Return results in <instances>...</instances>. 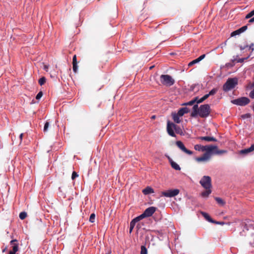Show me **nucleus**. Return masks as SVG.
Returning <instances> with one entry per match:
<instances>
[{
	"label": "nucleus",
	"mask_w": 254,
	"mask_h": 254,
	"mask_svg": "<svg viewBox=\"0 0 254 254\" xmlns=\"http://www.w3.org/2000/svg\"><path fill=\"white\" fill-rule=\"evenodd\" d=\"M206 190L201 193V195L203 197H207L211 193L210 189H205Z\"/></svg>",
	"instance_id": "obj_26"
},
{
	"label": "nucleus",
	"mask_w": 254,
	"mask_h": 254,
	"mask_svg": "<svg viewBox=\"0 0 254 254\" xmlns=\"http://www.w3.org/2000/svg\"><path fill=\"white\" fill-rule=\"evenodd\" d=\"M72 65H73V70L74 72H76L78 69L77 62L76 59V56L75 55L73 57L72 59Z\"/></svg>",
	"instance_id": "obj_17"
},
{
	"label": "nucleus",
	"mask_w": 254,
	"mask_h": 254,
	"mask_svg": "<svg viewBox=\"0 0 254 254\" xmlns=\"http://www.w3.org/2000/svg\"><path fill=\"white\" fill-rule=\"evenodd\" d=\"M172 117H173V120L175 123L179 124L181 122V120H180V118H179V117H180V116L178 115V113L177 114L176 113L172 114Z\"/></svg>",
	"instance_id": "obj_23"
},
{
	"label": "nucleus",
	"mask_w": 254,
	"mask_h": 254,
	"mask_svg": "<svg viewBox=\"0 0 254 254\" xmlns=\"http://www.w3.org/2000/svg\"><path fill=\"white\" fill-rule=\"evenodd\" d=\"M133 229V228H132V227L131 228V227H129V233H131V232L132 231Z\"/></svg>",
	"instance_id": "obj_50"
},
{
	"label": "nucleus",
	"mask_w": 254,
	"mask_h": 254,
	"mask_svg": "<svg viewBox=\"0 0 254 254\" xmlns=\"http://www.w3.org/2000/svg\"><path fill=\"white\" fill-rule=\"evenodd\" d=\"M154 66H152L150 67V69H152Z\"/></svg>",
	"instance_id": "obj_54"
},
{
	"label": "nucleus",
	"mask_w": 254,
	"mask_h": 254,
	"mask_svg": "<svg viewBox=\"0 0 254 254\" xmlns=\"http://www.w3.org/2000/svg\"><path fill=\"white\" fill-rule=\"evenodd\" d=\"M176 144L177 146L185 153L190 155H191L193 154L192 151L188 150V149L186 148V147L185 146L184 144L181 141H176Z\"/></svg>",
	"instance_id": "obj_10"
},
{
	"label": "nucleus",
	"mask_w": 254,
	"mask_h": 254,
	"mask_svg": "<svg viewBox=\"0 0 254 254\" xmlns=\"http://www.w3.org/2000/svg\"><path fill=\"white\" fill-rule=\"evenodd\" d=\"M194 104V101L192 100L188 102H186V103L183 104L182 105H183V106H188V105L191 106V105H193Z\"/></svg>",
	"instance_id": "obj_40"
},
{
	"label": "nucleus",
	"mask_w": 254,
	"mask_h": 254,
	"mask_svg": "<svg viewBox=\"0 0 254 254\" xmlns=\"http://www.w3.org/2000/svg\"><path fill=\"white\" fill-rule=\"evenodd\" d=\"M157 208L151 206L145 210L142 214L140 215L139 216L142 220L145 217H148L152 216L153 213L156 211Z\"/></svg>",
	"instance_id": "obj_6"
},
{
	"label": "nucleus",
	"mask_w": 254,
	"mask_h": 254,
	"mask_svg": "<svg viewBox=\"0 0 254 254\" xmlns=\"http://www.w3.org/2000/svg\"><path fill=\"white\" fill-rule=\"evenodd\" d=\"M254 150V143L252 144L250 147L240 151V154L246 155Z\"/></svg>",
	"instance_id": "obj_13"
},
{
	"label": "nucleus",
	"mask_w": 254,
	"mask_h": 254,
	"mask_svg": "<svg viewBox=\"0 0 254 254\" xmlns=\"http://www.w3.org/2000/svg\"><path fill=\"white\" fill-rule=\"evenodd\" d=\"M141 218L139 217V216H137L136 217H135V218H134L133 219H132L131 222H130V225H129V227H131V228H133L134 227L135 225V224L139 222L140 220H141Z\"/></svg>",
	"instance_id": "obj_20"
},
{
	"label": "nucleus",
	"mask_w": 254,
	"mask_h": 254,
	"mask_svg": "<svg viewBox=\"0 0 254 254\" xmlns=\"http://www.w3.org/2000/svg\"><path fill=\"white\" fill-rule=\"evenodd\" d=\"M170 163L171 164V167L176 170H180L181 168L180 166L177 164L176 162H174L172 159H170L169 160Z\"/></svg>",
	"instance_id": "obj_21"
},
{
	"label": "nucleus",
	"mask_w": 254,
	"mask_h": 254,
	"mask_svg": "<svg viewBox=\"0 0 254 254\" xmlns=\"http://www.w3.org/2000/svg\"><path fill=\"white\" fill-rule=\"evenodd\" d=\"M160 80L161 83L166 86H170L173 85L175 83V80L169 75L163 74L160 76Z\"/></svg>",
	"instance_id": "obj_3"
},
{
	"label": "nucleus",
	"mask_w": 254,
	"mask_h": 254,
	"mask_svg": "<svg viewBox=\"0 0 254 254\" xmlns=\"http://www.w3.org/2000/svg\"><path fill=\"white\" fill-rule=\"evenodd\" d=\"M205 57V55L203 54L199 57L198 58L193 60L192 62V64H195L196 63H199L200 61H201L202 60H203Z\"/></svg>",
	"instance_id": "obj_25"
},
{
	"label": "nucleus",
	"mask_w": 254,
	"mask_h": 254,
	"mask_svg": "<svg viewBox=\"0 0 254 254\" xmlns=\"http://www.w3.org/2000/svg\"><path fill=\"white\" fill-rule=\"evenodd\" d=\"M43 96V92L42 91L39 92L36 96V98L37 100L40 99Z\"/></svg>",
	"instance_id": "obj_43"
},
{
	"label": "nucleus",
	"mask_w": 254,
	"mask_h": 254,
	"mask_svg": "<svg viewBox=\"0 0 254 254\" xmlns=\"http://www.w3.org/2000/svg\"><path fill=\"white\" fill-rule=\"evenodd\" d=\"M180 192L179 189L169 190L161 192L162 196L167 197H172L177 195Z\"/></svg>",
	"instance_id": "obj_7"
},
{
	"label": "nucleus",
	"mask_w": 254,
	"mask_h": 254,
	"mask_svg": "<svg viewBox=\"0 0 254 254\" xmlns=\"http://www.w3.org/2000/svg\"><path fill=\"white\" fill-rule=\"evenodd\" d=\"M16 253L15 252H13V251H10L9 252V254H16Z\"/></svg>",
	"instance_id": "obj_48"
},
{
	"label": "nucleus",
	"mask_w": 254,
	"mask_h": 254,
	"mask_svg": "<svg viewBox=\"0 0 254 254\" xmlns=\"http://www.w3.org/2000/svg\"><path fill=\"white\" fill-rule=\"evenodd\" d=\"M245 116H246V117H247V116H248V115L246 114V115H245Z\"/></svg>",
	"instance_id": "obj_58"
},
{
	"label": "nucleus",
	"mask_w": 254,
	"mask_h": 254,
	"mask_svg": "<svg viewBox=\"0 0 254 254\" xmlns=\"http://www.w3.org/2000/svg\"><path fill=\"white\" fill-rule=\"evenodd\" d=\"M194 148L195 150L198 151H202L203 145L200 144H196L194 145Z\"/></svg>",
	"instance_id": "obj_30"
},
{
	"label": "nucleus",
	"mask_w": 254,
	"mask_h": 254,
	"mask_svg": "<svg viewBox=\"0 0 254 254\" xmlns=\"http://www.w3.org/2000/svg\"><path fill=\"white\" fill-rule=\"evenodd\" d=\"M95 214L94 213H92L90 215V218H89V221L91 223H93L95 221Z\"/></svg>",
	"instance_id": "obj_39"
},
{
	"label": "nucleus",
	"mask_w": 254,
	"mask_h": 254,
	"mask_svg": "<svg viewBox=\"0 0 254 254\" xmlns=\"http://www.w3.org/2000/svg\"><path fill=\"white\" fill-rule=\"evenodd\" d=\"M253 46H254V44H252L250 46H249L247 44L244 45V46L240 45L239 46V47L241 51H243L246 49V50H248L249 51L251 50L253 51L254 50Z\"/></svg>",
	"instance_id": "obj_19"
},
{
	"label": "nucleus",
	"mask_w": 254,
	"mask_h": 254,
	"mask_svg": "<svg viewBox=\"0 0 254 254\" xmlns=\"http://www.w3.org/2000/svg\"><path fill=\"white\" fill-rule=\"evenodd\" d=\"M238 84V79L236 78H229L223 85V89L225 91H228L235 88Z\"/></svg>",
	"instance_id": "obj_2"
},
{
	"label": "nucleus",
	"mask_w": 254,
	"mask_h": 254,
	"mask_svg": "<svg viewBox=\"0 0 254 254\" xmlns=\"http://www.w3.org/2000/svg\"><path fill=\"white\" fill-rule=\"evenodd\" d=\"M208 98V95L205 94L204 96H203L202 98L199 99V100L197 102V104L201 103L203 102L204 100L207 99Z\"/></svg>",
	"instance_id": "obj_34"
},
{
	"label": "nucleus",
	"mask_w": 254,
	"mask_h": 254,
	"mask_svg": "<svg viewBox=\"0 0 254 254\" xmlns=\"http://www.w3.org/2000/svg\"><path fill=\"white\" fill-rule=\"evenodd\" d=\"M199 99L198 97H195L192 100L194 101V103H196L197 104V102Z\"/></svg>",
	"instance_id": "obj_45"
},
{
	"label": "nucleus",
	"mask_w": 254,
	"mask_h": 254,
	"mask_svg": "<svg viewBox=\"0 0 254 254\" xmlns=\"http://www.w3.org/2000/svg\"><path fill=\"white\" fill-rule=\"evenodd\" d=\"M140 254H147V250L146 247L144 246H141V247Z\"/></svg>",
	"instance_id": "obj_36"
},
{
	"label": "nucleus",
	"mask_w": 254,
	"mask_h": 254,
	"mask_svg": "<svg viewBox=\"0 0 254 254\" xmlns=\"http://www.w3.org/2000/svg\"><path fill=\"white\" fill-rule=\"evenodd\" d=\"M210 156H208L207 154H203V155L199 157H196L195 160L198 162H206L210 158Z\"/></svg>",
	"instance_id": "obj_12"
},
{
	"label": "nucleus",
	"mask_w": 254,
	"mask_h": 254,
	"mask_svg": "<svg viewBox=\"0 0 254 254\" xmlns=\"http://www.w3.org/2000/svg\"><path fill=\"white\" fill-rule=\"evenodd\" d=\"M254 22V17H253L252 18L250 19L249 21V23H253Z\"/></svg>",
	"instance_id": "obj_46"
},
{
	"label": "nucleus",
	"mask_w": 254,
	"mask_h": 254,
	"mask_svg": "<svg viewBox=\"0 0 254 254\" xmlns=\"http://www.w3.org/2000/svg\"><path fill=\"white\" fill-rule=\"evenodd\" d=\"M201 215L204 217V218L209 222L212 223L213 220L210 217L209 214L205 212L201 211Z\"/></svg>",
	"instance_id": "obj_22"
},
{
	"label": "nucleus",
	"mask_w": 254,
	"mask_h": 254,
	"mask_svg": "<svg viewBox=\"0 0 254 254\" xmlns=\"http://www.w3.org/2000/svg\"><path fill=\"white\" fill-rule=\"evenodd\" d=\"M50 126V122L49 121H47L44 125L43 131L44 132H47L48 130V128Z\"/></svg>",
	"instance_id": "obj_29"
},
{
	"label": "nucleus",
	"mask_w": 254,
	"mask_h": 254,
	"mask_svg": "<svg viewBox=\"0 0 254 254\" xmlns=\"http://www.w3.org/2000/svg\"><path fill=\"white\" fill-rule=\"evenodd\" d=\"M177 127H177V132H177V133H179L178 130H179V129L180 128V127H178V126H177Z\"/></svg>",
	"instance_id": "obj_53"
},
{
	"label": "nucleus",
	"mask_w": 254,
	"mask_h": 254,
	"mask_svg": "<svg viewBox=\"0 0 254 254\" xmlns=\"http://www.w3.org/2000/svg\"><path fill=\"white\" fill-rule=\"evenodd\" d=\"M244 228L247 231H249L250 229L254 230V224H246Z\"/></svg>",
	"instance_id": "obj_27"
},
{
	"label": "nucleus",
	"mask_w": 254,
	"mask_h": 254,
	"mask_svg": "<svg viewBox=\"0 0 254 254\" xmlns=\"http://www.w3.org/2000/svg\"><path fill=\"white\" fill-rule=\"evenodd\" d=\"M253 109L254 110V105H253Z\"/></svg>",
	"instance_id": "obj_55"
},
{
	"label": "nucleus",
	"mask_w": 254,
	"mask_h": 254,
	"mask_svg": "<svg viewBox=\"0 0 254 254\" xmlns=\"http://www.w3.org/2000/svg\"><path fill=\"white\" fill-rule=\"evenodd\" d=\"M5 249H4V250H3L2 251V252H5Z\"/></svg>",
	"instance_id": "obj_56"
},
{
	"label": "nucleus",
	"mask_w": 254,
	"mask_h": 254,
	"mask_svg": "<svg viewBox=\"0 0 254 254\" xmlns=\"http://www.w3.org/2000/svg\"><path fill=\"white\" fill-rule=\"evenodd\" d=\"M210 112L211 109L209 104L202 105L199 107L197 104H196L192 107V112L191 113L190 116L196 117L198 115L201 118H206L209 116Z\"/></svg>",
	"instance_id": "obj_1"
},
{
	"label": "nucleus",
	"mask_w": 254,
	"mask_h": 254,
	"mask_svg": "<svg viewBox=\"0 0 254 254\" xmlns=\"http://www.w3.org/2000/svg\"><path fill=\"white\" fill-rule=\"evenodd\" d=\"M251 87L253 88V89L249 93V96L251 98L254 99V82L252 83Z\"/></svg>",
	"instance_id": "obj_31"
},
{
	"label": "nucleus",
	"mask_w": 254,
	"mask_h": 254,
	"mask_svg": "<svg viewBox=\"0 0 254 254\" xmlns=\"http://www.w3.org/2000/svg\"><path fill=\"white\" fill-rule=\"evenodd\" d=\"M197 139L204 140L207 142L217 141V139L212 136H199L197 137Z\"/></svg>",
	"instance_id": "obj_14"
},
{
	"label": "nucleus",
	"mask_w": 254,
	"mask_h": 254,
	"mask_svg": "<svg viewBox=\"0 0 254 254\" xmlns=\"http://www.w3.org/2000/svg\"><path fill=\"white\" fill-rule=\"evenodd\" d=\"M142 191L145 195H147L154 192V190L149 186L146 187Z\"/></svg>",
	"instance_id": "obj_18"
},
{
	"label": "nucleus",
	"mask_w": 254,
	"mask_h": 254,
	"mask_svg": "<svg viewBox=\"0 0 254 254\" xmlns=\"http://www.w3.org/2000/svg\"><path fill=\"white\" fill-rule=\"evenodd\" d=\"M212 223L223 225L225 224V222H222V221L220 222V221H216L213 220L212 222Z\"/></svg>",
	"instance_id": "obj_44"
},
{
	"label": "nucleus",
	"mask_w": 254,
	"mask_h": 254,
	"mask_svg": "<svg viewBox=\"0 0 254 254\" xmlns=\"http://www.w3.org/2000/svg\"><path fill=\"white\" fill-rule=\"evenodd\" d=\"M231 102L235 105L239 106H245L250 102V100L247 97H243L233 100L231 101Z\"/></svg>",
	"instance_id": "obj_5"
},
{
	"label": "nucleus",
	"mask_w": 254,
	"mask_h": 254,
	"mask_svg": "<svg viewBox=\"0 0 254 254\" xmlns=\"http://www.w3.org/2000/svg\"><path fill=\"white\" fill-rule=\"evenodd\" d=\"M47 68H48L47 66V65H45V66H44V69H45V70H46Z\"/></svg>",
	"instance_id": "obj_52"
},
{
	"label": "nucleus",
	"mask_w": 254,
	"mask_h": 254,
	"mask_svg": "<svg viewBox=\"0 0 254 254\" xmlns=\"http://www.w3.org/2000/svg\"><path fill=\"white\" fill-rule=\"evenodd\" d=\"M215 200L218 203H219L222 205H223L225 204V202L223 201V200L220 197H216Z\"/></svg>",
	"instance_id": "obj_37"
},
{
	"label": "nucleus",
	"mask_w": 254,
	"mask_h": 254,
	"mask_svg": "<svg viewBox=\"0 0 254 254\" xmlns=\"http://www.w3.org/2000/svg\"><path fill=\"white\" fill-rule=\"evenodd\" d=\"M192 62H190L189 64H188V66H192V65L194 64H192Z\"/></svg>",
	"instance_id": "obj_49"
},
{
	"label": "nucleus",
	"mask_w": 254,
	"mask_h": 254,
	"mask_svg": "<svg viewBox=\"0 0 254 254\" xmlns=\"http://www.w3.org/2000/svg\"><path fill=\"white\" fill-rule=\"evenodd\" d=\"M248 26L247 25L244 26L238 29V30H236L234 31H233L231 35V36H234L237 35H239L240 34L243 33L245 31H246L247 29Z\"/></svg>",
	"instance_id": "obj_11"
},
{
	"label": "nucleus",
	"mask_w": 254,
	"mask_h": 254,
	"mask_svg": "<svg viewBox=\"0 0 254 254\" xmlns=\"http://www.w3.org/2000/svg\"><path fill=\"white\" fill-rule=\"evenodd\" d=\"M189 112H190V109L188 108L183 107V108H180L179 110L178 113L180 116L182 117L185 114L188 113Z\"/></svg>",
	"instance_id": "obj_16"
},
{
	"label": "nucleus",
	"mask_w": 254,
	"mask_h": 254,
	"mask_svg": "<svg viewBox=\"0 0 254 254\" xmlns=\"http://www.w3.org/2000/svg\"><path fill=\"white\" fill-rule=\"evenodd\" d=\"M46 79L45 77H42L39 79L38 82L40 85H43L46 82Z\"/></svg>",
	"instance_id": "obj_33"
},
{
	"label": "nucleus",
	"mask_w": 254,
	"mask_h": 254,
	"mask_svg": "<svg viewBox=\"0 0 254 254\" xmlns=\"http://www.w3.org/2000/svg\"><path fill=\"white\" fill-rule=\"evenodd\" d=\"M217 91H218V89L217 88H213L211 90H210L209 91V93L207 94V95H208V96L209 97L210 96L213 95L215 93H216Z\"/></svg>",
	"instance_id": "obj_32"
},
{
	"label": "nucleus",
	"mask_w": 254,
	"mask_h": 254,
	"mask_svg": "<svg viewBox=\"0 0 254 254\" xmlns=\"http://www.w3.org/2000/svg\"><path fill=\"white\" fill-rule=\"evenodd\" d=\"M155 118H156V116H155V115H153V116H152L151 117V118L152 119H155Z\"/></svg>",
	"instance_id": "obj_51"
},
{
	"label": "nucleus",
	"mask_w": 254,
	"mask_h": 254,
	"mask_svg": "<svg viewBox=\"0 0 254 254\" xmlns=\"http://www.w3.org/2000/svg\"><path fill=\"white\" fill-rule=\"evenodd\" d=\"M10 244L12 245V248L13 252H17L18 251V243L16 239L12 240L10 242Z\"/></svg>",
	"instance_id": "obj_15"
},
{
	"label": "nucleus",
	"mask_w": 254,
	"mask_h": 254,
	"mask_svg": "<svg viewBox=\"0 0 254 254\" xmlns=\"http://www.w3.org/2000/svg\"><path fill=\"white\" fill-rule=\"evenodd\" d=\"M245 116H246V117H247V116H248V115L246 114V115H245Z\"/></svg>",
	"instance_id": "obj_57"
},
{
	"label": "nucleus",
	"mask_w": 254,
	"mask_h": 254,
	"mask_svg": "<svg viewBox=\"0 0 254 254\" xmlns=\"http://www.w3.org/2000/svg\"><path fill=\"white\" fill-rule=\"evenodd\" d=\"M250 55H249L247 57L245 58H241L239 59L238 60H237V63H243L246 60L248 59L250 57Z\"/></svg>",
	"instance_id": "obj_41"
},
{
	"label": "nucleus",
	"mask_w": 254,
	"mask_h": 254,
	"mask_svg": "<svg viewBox=\"0 0 254 254\" xmlns=\"http://www.w3.org/2000/svg\"><path fill=\"white\" fill-rule=\"evenodd\" d=\"M23 133H21L19 135V138H20V142H21L22 140V138H23Z\"/></svg>",
	"instance_id": "obj_47"
},
{
	"label": "nucleus",
	"mask_w": 254,
	"mask_h": 254,
	"mask_svg": "<svg viewBox=\"0 0 254 254\" xmlns=\"http://www.w3.org/2000/svg\"><path fill=\"white\" fill-rule=\"evenodd\" d=\"M215 149H217V146L215 145H205L203 146L202 151H206L204 154H207L208 156H210L211 157V155L213 153Z\"/></svg>",
	"instance_id": "obj_9"
},
{
	"label": "nucleus",
	"mask_w": 254,
	"mask_h": 254,
	"mask_svg": "<svg viewBox=\"0 0 254 254\" xmlns=\"http://www.w3.org/2000/svg\"><path fill=\"white\" fill-rule=\"evenodd\" d=\"M199 183L205 189H211V179L209 176H204L200 180Z\"/></svg>",
	"instance_id": "obj_4"
},
{
	"label": "nucleus",
	"mask_w": 254,
	"mask_h": 254,
	"mask_svg": "<svg viewBox=\"0 0 254 254\" xmlns=\"http://www.w3.org/2000/svg\"><path fill=\"white\" fill-rule=\"evenodd\" d=\"M236 61V59L232 60L231 62L228 63L226 64V66L227 67H232L235 65L234 62Z\"/></svg>",
	"instance_id": "obj_28"
},
{
	"label": "nucleus",
	"mask_w": 254,
	"mask_h": 254,
	"mask_svg": "<svg viewBox=\"0 0 254 254\" xmlns=\"http://www.w3.org/2000/svg\"><path fill=\"white\" fill-rule=\"evenodd\" d=\"M226 152H227L226 150H219V149H218V147H217V149H215V150H214V151L213 152V153L214 154L219 155V154L225 153Z\"/></svg>",
	"instance_id": "obj_24"
},
{
	"label": "nucleus",
	"mask_w": 254,
	"mask_h": 254,
	"mask_svg": "<svg viewBox=\"0 0 254 254\" xmlns=\"http://www.w3.org/2000/svg\"><path fill=\"white\" fill-rule=\"evenodd\" d=\"M19 218L21 220H24L27 217V213L25 212H22L19 214Z\"/></svg>",
	"instance_id": "obj_35"
},
{
	"label": "nucleus",
	"mask_w": 254,
	"mask_h": 254,
	"mask_svg": "<svg viewBox=\"0 0 254 254\" xmlns=\"http://www.w3.org/2000/svg\"><path fill=\"white\" fill-rule=\"evenodd\" d=\"M78 177V175L76 172H73L71 176L72 180H74L76 178Z\"/></svg>",
	"instance_id": "obj_42"
},
{
	"label": "nucleus",
	"mask_w": 254,
	"mask_h": 254,
	"mask_svg": "<svg viewBox=\"0 0 254 254\" xmlns=\"http://www.w3.org/2000/svg\"><path fill=\"white\" fill-rule=\"evenodd\" d=\"M254 15V9L247 14L246 16V19H249Z\"/></svg>",
	"instance_id": "obj_38"
},
{
	"label": "nucleus",
	"mask_w": 254,
	"mask_h": 254,
	"mask_svg": "<svg viewBox=\"0 0 254 254\" xmlns=\"http://www.w3.org/2000/svg\"><path fill=\"white\" fill-rule=\"evenodd\" d=\"M177 126L173 123H170L169 121L167 123V130L168 133L172 137L176 136V135L174 132L173 129L177 132Z\"/></svg>",
	"instance_id": "obj_8"
}]
</instances>
